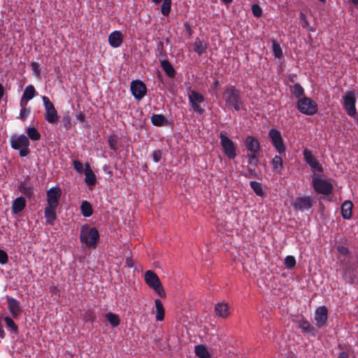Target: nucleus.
Returning <instances> with one entry per match:
<instances>
[{
  "mask_svg": "<svg viewBox=\"0 0 358 358\" xmlns=\"http://www.w3.org/2000/svg\"><path fill=\"white\" fill-rule=\"evenodd\" d=\"M223 99L226 107L233 108L236 111L240 110L243 102L241 92L235 86L230 85L225 89Z\"/></svg>",
  "mask_w": 358,
  "mask_h": 358,
  "instance_id": "obj_1",
  "label": "nucleus"
},
{
  "mask_svg": "<svg viewBox=\"0 0 358 358\" xmlns=\"http://www.w3.org/2000/svg\"><path fill=\"white\" fill-rule=\"evenodd\" d=\"M80 239L87 247L96 248L99 239V233L95 227L85 224L82 226Z\"/></svg>",
  "mask_w": 358,
  "mask_h": 358,
  "instance_id": "obj_2",
  "label": "nucleus"
},
{
  "mask_svg": "<svg viewBox=\"0 0 358 358\" xmlns=\"http://www.w3.org/2000/svg\"><path fill=\"white\" fill-rule=\"evenodd\" d=\"M313 186L317 194L323 195L331 194L334 189V186L329 178L316 173L313 175Z\"/></svg>",
  "mask_w": 358,
  "mask_h": 358,
  "instance_id": "obj_3",
  "label": "nucleus"
},
{
  "mask_svg": "<svg viewBox=\"0 0 358 358\" xmlns=\"http://www.w3.org/2000/svg\"><path fill=\"white\" fill-rule=\"evenodd\" d=\"M30 142L24 135H14L10 138V146L13 149L18 150L20 157L27 156L29 152Z\"/></svg>",
  "mask_w": 358,
  "mask_h": 358,
  "instance_id": "obj_4",
  "label": "nucleus"
},
{
  "mask_svg": "<svg viewBox=\"0 0 358 358\" xmlns=\"http://www.w3.org/2000/svg\"><path fill=\"white\" fill-rule=\"evenodd\" d=\"M145 281L161 298L166 297V292L157 275L152 271H147L145 273Z\"/></svg>",
  "mask_w": 358,
  "mask_h": 358,
  "instance_id": "obj_5",
  "label": "nucleus"
},
{
  "mask_svg": "<svg viewBox=\"0 0 358 358\" xmlns=\"http://www.w3.org/2000/svg\"><path fill=\"white\" fill-rule=\"evenodd\" d=\"M42 101L45 108V120L51 124L57 123L59 117L53 103L45 96H42Z\"/></svg>",
  "mask_w": 358,
  "mask_h": 358,
  "instance_id": "obj_6",
  "label": "nucleus"
},
{
  "mask_svg": "<svg viewBox=\"0 0 358 358\" xmlns=\"http://www.w3.org/2000/svg\"><path fill=\"white\" fill-rule=\"evenodd\" d=\"M219 138L224 154L230 159H234L237 156L235 143L223 132L220 134Z\"/></svg>",
  "mask_w": 358,
  "mask_h": 358,
  "instance_id": "obj_7",
  "label": "nucleus"
},
{
  "mask_svg": "<svg viewBox=\"0 0 358 358\" xmlns=\"http://www.w3.org/2000/svg\"><path fill=\"white\" fill-rule=\"evenodd\" d=\"M187 97L189 105L192 110L199 115L204 113V109L200 106L205 101L204 96L199 92L189 89L187 91Z\"/></svg>",
  "mask_w": 358,
  "mask_h": 358,
  "instance_id": "obj_8",
  "label": "nucleus"
},
{
  "mask_svg": "<svg viewBox=\"0 0 358 358\" xmlns=\"http://www.w3.org/2000/svg\"><path fill=\"white\" fill-rule=\"evenodd\" d=\"M297 108L302 114L313 115L317 111V104L311 99L303 96L299 99Z\"/></svg>",
  "mask_w": 358,
  "mask_h": 358,
  "instance_id": "obj_9",
  "label": "nucleus"
},
{
  "mask_svg": "<svg viewBox=\"0 0 358 358\" xmlns=\"http://www.w3.org/2000/svg\"><path fill=\"white\" fill-rule=\"evenodd\" d=\"M268 136L276 151L279 154L284 153L285 152V146L284 145L280 131L276 129H271L269 131Z\"/></svg>",
  "mask_w": 358,
  "mask_h": 358,
  "instance_id": "obj_10",
  "label": "nucleus"
},
{
  "mask_svg": "<svg viewBox=\"0 0 358 358\" xmlns=\"http://www.w3.org/2000/svg\"><path fill=\"white\" fill-rule=\"evenodd\" d=\"M62 196V190L60 187L55 185L47 191V202L48 206L52 207H58L59 199Z\"/></svg>",
  "mask_w": 358,
  "mask_h": 358,
  "instance_id": "obj_11",
  "label": "nucleus"
},
{
  "mask_svg": "<svg viewBox=\"0 0 358 358\" xmlns=\"http://www.w3.org/2000/svg\"><path fill=\"white\" fill-rule=\"evenodd\" d=\"M131 91L136 99L141 100L146 94L147 88L142 81L136 80L131 83Z\"/></svg>",
  "mask_w": 358,
  "mask_h": 358,
  "instance_id": "obj_12",
  "label": "nucleus"
},
{
  "mask_svg": "<svg viewBox=\"0 0 358 358\" xmlns=\"http://www.w3.org/2000/svg\"><path fill=\"white\" fill-rule=\"evenodd\" d=\"M303 155L306 162L311 168L313 174L315 173V172L322 173L323 171L322 166L320 164L317 159L313 156L310 150L305 149L303 151Z\"/></svg>",
  "mask_w": 358,
  "mask_h": 358,
  "instance_id": "obj_13",
  "label": "nucleus"
},
{
  "mask_svg": "<svg viewBox=\"0 0 358 358\" xmlns=\"http://www.w3.org/2000/svg\"><path fill=\"white\" fill-rule=\"evenodd\" d=\"M328 318V310L322 306L318 307L315 311L314 320L317 328H322L326 326Z\"/></svg>",
  "mask_w": 358,
  "mask_h": 358,
  "instance_id": "obj_14",
  "label": "nucleus"
},
{
  "mask_svg": "<svg viewBox=\"0 0 358 358\" xmlns=\"http://www.w3.org/2000/svg\"><path fill=\"white\" fill-rule=\"evenodd\" d=\"M356 99L353 92H348L343 98V106L350 116H354L357 111L355 108Z\"/></svg>",
  "mask_w": 358,
  "mask_h": 358,
  "instance_id": "obj_15",
  "label": "nucleus"
},
{
  "mask_svg": "<svg viewBox=\"0 0 358 358\" xmlns=\"http://www.w3.org/2000/svg\"><path fill=\"white\" fill-rule=\"evenodd\" d=\"M7 308L11 315L14 319L18 318L22 313V308L20 302L15 298L6 296Z\"/></svg>",
  "mask_w": 358,
  "mask_h": 358,
  "instance_id": "obj_16",
  "label": "nucleus"
},
{
  "mask_svg": "<svg viewBox=\"0 0 358 358\" xmlns=\"http://www.w3.org/2000/svg\"><path fill=\"white\" fill-rule=\"evenodd\" d=\"M312 205V199L310 196L297 197L293 204L294 208L301 211L310 209Z\"/></svg>",
  "mask_w": 358,
  "mask_h": 358,
  "instance_id": "obj_17",
  "label": "nucleus"
},
{
  "mask_svg": "<svg viewBox=\"0 0 358 358\" xmlns=\"http://www.w3.org/2000/svg\"><path fill=\"white\" fill-rule=\"evenodd\" d=\"M36 92L32 85H27L20 99V106H27L28 102L36 96Z\"/></svg>",
  "mask_w": 358,
  "mask_h": 358,
  "instance_id": "obj_18",
  "label": "nucleus"
},
{
  "mask_svg": "<svg viewBox=\"0 0 358 358\" xmlns=\"http://www.w3.org/2000/svg\"><path fill=\"white\" fill-rule=\"evenodd\" d=\"M247 150L251 153H258L260 150L259 141L252 136H248L245 141Z\"/></svg>",
  "mask_w": 358,
  "mask_h": 358,
  "instance_id": "obj_19",
  "label": "nucleus"
},
{
  "mask_svg": "<svg viewBox=\"0 0 358 358\" xmlns=\"http://www.w3.org/2000/svg\"><path fill=\"white\" fill-rule=\"evenodd\" d=\"M123 42V35L120 31H114L108 36V43L114 48L120 47Z\"/></svg>",
  "mask_w": 358,
  "mask_h": 358,
  "instance_id": "obj_20",
  "label": "nucleus"
},
{
  "mask_svg": "<svg viewBox=\"0 0 358 358\" xmlns=\"http://www.w3.org/2000/svg\"><path fill=\"white\" fill-rule=\"evenodd\" d=\"M214 310L216 315L221 318H227L230 315L229 306L224 302L215 304Z\"/></svg>",
  "mask_w": 358,
  "mask_h": 358,
  "instance_id": "obj_21",
  "label": "nucleus"
},
{
  "mask_svg": "<svg viewBox=\"0 0 358 358\" xmlns=\"http://www.w3.org/2000/svg\"><path fill=\"white\" fill-rule=\"evenodd\" d=\"M57 207L48 206L44 209V217L48 224L53 225L57 219L56 209Z\"/></svg>",
  "mask_w": 358,
  "mask_h": 358,
  "instance_id": "obj_22",
  "label": "nucleus"
},
{
  "mask_svg": "<svg viewBox=\"0 0 358 358\" xmlns=\"http://www.w3.org/2000/svg\"><path fill=\"white\" fill-rule=\"evenodd\" d=\"M26 206V199L23 196L16 198L12 203L13 214H18L23 210Z\"/></svg>",
  "mask_w": 358,
  "mask_h": 358,
  "instance_id": "obj_23",
  "label": "nucleus"
},
{
  "mask_svg": "<svg viewBox=\"0 0 358 358\" xmlns=\"http://www.w3.org/2000/svg\"><path fill=\"white\" fill-rule=\"evenodd\" d=\"M155 310L153 313H155V319L157 322H161L164 319L165 311L163 306V303L161 300L157 299L155 300Z\"/></svg>",
  "mask_w": 358,
  "mask_h": 358,
  "instance_id": "obj_24",
  "label": "nucleus"
},
{
  "mask_svg": "<svg viewBox=\"0 0 358 358\" xmlns=\"http://www.w3.org/2000/svg\"><path fill=\"white\" fill-rule=\"evenodd\" d=\"M353 204L350 201H345L341 206V214L344 219L349 220L352 217Z\"/></svg>",
  "mask_w": 358,
  "mask_h": 358,
  "instance_id": "obj_25",
  "label": "nucleus"
},
{
  "mask_svg": "<svg viewBox=\"0 0 358 358\" xmlns=\"http://www.w3.org/2000/svg\"><path fill=\"white\" fill-rule=\"evenodd\" d=\"M299 328L306 333H308L313 336H316V329L312 326L307 320H302L299 322Z\"/></svg>",
  "mask_w": 358,
  "mask_h": 358,
  "instance_id": "obj_26",
  "label": "nucleus"
},
{
  "mask_svg": "<svg viewBox=\"0 0 358 358\" xmlns=\"http://www.w3.org/2000/svg\"><path fill=\"white\" fill-rule=\"evenodd\" d=\"M85 182L86 184L89 185H94L95 184L96 176L90 169V166L88 164H85Z\"/></svg>",
  "mask_w": 358,
  "mask_h": 358,
  "instance_id": "obj_27",
  "label": "nucleus"
},
{
  "mask_svg": "<svg viewBox=\"0 0 358 358\" xmlns=\"http://www.w3.org/2000/svg\"><path fill=\"white\" fill-rule=\"evenodd\" d=\"M160 63L161 66L166 76L169 78H174L176 76V71L171 64L166 59L162 60Z\"/></svg>",
  "mask_w": 358,
  "mask_h": 358,
  "instance_id": "obj_28",
  "label": "nucleus"
},
{
  "mask_svg": "<svg viewBox=\"0 0 358 358\" xmlns=\"http://www.w3.org/2000/svg\"><path fill=\"white\" fill-rule=\"evenodd\" d=\"M272 169L276 171L278 174L282 173L283 169V162L280 156L275 155L271 162Z\"/></svg>",
  "mask_w": 358,
  "mask_h": 358,
  "instance_id": "obj_29",
  "label": "nucleus"
},
{
  "mask_svg": "<svg viewBox=\"0 0 358 358\" xmlns=\"http://www.w3.org/2000/svg\"><path fill=\"white\" fill-rule=\"evenodd\" d=\"M208 48L206 43L202 42L199 38H196L194 43V50L199 55L203 54Z\"/></svg>",
  "mask_w": 358,
  "mask_h": 358,
  "instance_id": "obj_30",
  "label": "nucleus"
},
{
  "mask_svg": "<svg viewBox=\"0 0 358 358\" xmlns=\"http://www.w3.org/2000/svg\"><path fill=\"white\" fill-rule=\"evenodd\" d=\"M80 210L82 215L85 217H90L93 213L92 205L87 201H82L80 205Z\"/></svg>",
  "mask_w": 358,
  "mask_h": 358,
  "instance_id": "obj_31",
  "label": "nucleus"
},
{
  "mask_svg": "<svg viewBox=\"0 0 358 358\" xmlns=\"http://www.w3.org/2000/svg\"><path fill=\"white\" fill-rule=\"evenodd\" d=\"M27 138L34 141H37L41 139V135L36 128L34 127H27L26 129Z\"/></svg>",
  "mask_w": 358,
  "mask_h": 358,
  "instance_id": "obj_32",
  "label": "nucleus"
},
{
  "mask_svg": "<svg viewBox=\"0 0 358 358\" xmlns=\"http://www.w3.org/2000/svg\"><path fill=\"white\" fill-rule=\"evenodd\" d=\"M194 352L199 358H210V355L207 348L203 345H199L195 347Z\"/></svg>",
  "mask_w": 358,
  "mask_h": 358,
  "instance_id": "obj_33",
  "label": "nucleus"
},
{
  "mask_svg": "<svg viewBox=\"0 0 358 358\" xmlns=\"http://www.w3.org/2000/svg\"><path fill=\"white\" fill-rule=\"evenodd\" d=\"M150 120L152 124L157 127H162L167 122L166 117L160 114L152 115Z\"/></svg>",
  "mask_w": 358,
  "mask_h": 358,
  "instance_id": "obj_34",
  "label": "nucleus"
},
{
  "mask_svg": "<svg viewBox=\"0 0 358 358\" xmlns=\"http://www.w3.org/2000/svg\"><path fill=\"white\" fill-rule=\"evenodd\" d=\"M272 42V52L275 58L280 59L283 56L282 48L280 44L275 39L271 40Z\"/></svg>",
  "mask_w": 358,
  "mask_h": 358,
  "instance_id": "obj_35",
  "label": "nucleus"
},
{
  "mask_svg": "<svg viewBox=\"0 0 358 358\" xmlns=\"http://www.w3.org/2000/svg\"><path fill=\"white\" fill-rule=\"evenodd\" d=\"M19 189L20 191L27 197H31L34 194V188L31 185L22 183Z\"/></svg>",
  "mask_w": 358,
  "mask_h": 358,
  "instance_id": "obj_36",
  "label": "nucleus"
},
{
  "mask_svg": "<svg viewBox=\"0 0 358 358\" xmlns=\"http://www.w3.org/2000/svg\"><path fill=\"white\" fill-rule=\"evenodd\" d=\"M106 318L113 327L120 324V317L117 315L109 313L106 315Z\"/></svg>",
  "mask_w": 358,
  "mask_h": 358,
  "instance_id": "obj_37",
  "label": "nucleus"
},
{
  "mask_svg": "<svg viewBox=\"0 0 358 358\" xmlns=\"http://www.w3.org/2000/svg\"><path fill=\"white\" fill-rule=\"evenodd\" d=\"M3 320L5 323L6 324L8 328L13 333H17L18 328L17 326L15 324L14 321L13 320L12 317L10 316H6L3 317Z\"/></svg>",
  "mask_w": 358,
  "mask_h": 358,
  "instance_id": "obj_38",
  "label": "nucleus"
},
{
  "mask_svg": "<svg viewBox=\"0 0 358 358\" xmlns=\"http://www.w3.org/2000/svg\"><path fill=\"white\" fill-rule=\"evenodd\" d=\"M250 185L257 195L261 196L264 195L262 185L260 182L257 181H251L250 182Z\"/></svg>",
  "mask_w": 358,
  "mask_h": 358,
  "instance_id": "obj_39",
  "label": "nucleus"
},
{
  "mask_svg": "<svg viewBox=\"0 0 358 358\" xmlns=\"http://www.w3.org/2000/svg\"><path fill=\"white\" fill-rule=\"evenodd\" d=\"M171 8V0H163L161 12L164 16H168Z\"/></svg>",
  "mask_w": 358,
  "mask_h": 358,
  "instance_id": "obj_40",
  "label": "nucleus"
},
{
  "mask_svg": "<svg viewBox=\"0 0 358 358\" xmlns=\"http://www.w3.org/2000/svg\"><path fill=\"white\" fill-rule=\"evenodd\" d=\"M292 94L299 99L304 94L303 88L300 84L295 83L293 87Z\"/></svg>",
  "mask_w": 358,
  "mask_h": 358,
  "instance_id": "obj_41",
  "label": "nucleus"
},
{
  "mask_svg": "<svg viewBox=\"0 0 358 358\" xmlns=\"http://www.w3.org/2000/svg\"><path fill=\"white\" fill-rule=\"evenodd\" d=\"M285 265L289 269L293 268L296 265V259L294 257L288 255L285 259Z\"/></svg>",
  "mask_w": 358,
  "mask_h": 358,
  "instance_id": "obj_42",
  "label": "nucleus"
},
{
  "mask_svg": "<svg viewBox=\"0 0 358 358\" xmlns=\"http://www.w3.org/2000/svg\"><path fill=\"white\" fill-rule=\"evenodd\" d=\"M20 118L22 120H25L31 113V110L29 108H26V106H20Z\"/></svg>",
  "mask_w": 358,
  "mask_h": 358,
  "instance_id": "obj_43",
  "label": "nucleus"
},
{
  "mask_svg": "<svg viewBox=\"0 0 358 358\" xmlns=\"http://www.w3.org/2000/svg\"><path fill=\"white\" fill-rule=\"evenodd\" d=\"M257 153H251L247 155V158L248 159V164L253 166H256L258 164L259 159L256 155Z\"/></svg>",
  "mask_w": 358,
  "mask_h": 358,
  "instance_id": "obj_44",
  "label": "nucleus"
},
{
  "mask_svg": "<svg viewBox=\"0 0 358 358\" xmlns=\"http://www.w3.org/2000/svg\"><path fill=\"white\" fill-rule=\"evenodd\" d=\"M252 11L254 15L256 17H260L262 15V9L257 4H255L252 6Z\"/></svg>",
  "mask_w": 358,
  "mask_h": 358,
  "instance_id": "obj_45",
  "label": "nucleus"
},
{
  "mask_svg": "<svg viewBox=\"0 0 358 358\" xmlns=\"http://www.w3.org/2000/svg\"><path fill=\"white\" fill-rule=\"evenodd\" d=\"M244 176L246 178H256V177H257V173L256 172L255 169H252V168L248 167V169H247V171L244 174Z\"/></svg>",
  "mask_w": 358,
  "mask_h": 358,
  "instance_id": "obj_46",
  "label": "nucleus"
},
{
  "mask_svg": "<svg viewBox=\"0 0 358 358\" xmlns=\"http://www.w3.org/2000/svg\"><path fill=\"white\" fill-rule=\"evenodd\" d=\"M152 157H153V160L155 162H159L162 157V150H154L153 153H152Z\"/></svg>",
  "mask_w": 358,
  "mask_h": 358,
  "instance_id": "obj_47",
  "label": "nucleus"
},
{
  "mask_svg": "<svg viewBox=\"0 0 358 358\" xmlns=\"http://www.w3.org/2000/svg\"><path fill=\"white\" fill-rule=\"evenodd\" d=\"M73 168L75 170L81 173L83 172V164L80 161H73Z\"/></svg>",
  "mask_w": 358,
  "mask_h": 358,
  "instance_id": "obj_48",
  "label": "nucleus"
},
{
  "mask_svg": "<svg viewBox=\"0 0 358 358\" xmlns=\"http://www.w3.org/2000/svg\"><path fill=\"white\" fill-rule=\"evenodd\" d=\"M8 257L7 253L0 249V264H6L8 262Z\"/></svg>",
  "mask_w": 358,
  "mask_h": 358,
  "instance_id": "obj_49",
  "label": "nucleus"
},
{
  "mask_svg": "<svg viewBox=\"0 0 358 358\" xmlns=\"http://www.w3.org/2000/svg\"><path fill=\"white\" fill-rule=\"evenodd\" d=\"M31 69L34 71V75L36 76V77H40L41 76V71L38 69V64L37 62H31Z\"/></svg>",
  "mask_w": 358,
  "mask_h": 358,
  "instance_id": "obj_50",
  "label": "nucleus"
},
{
  "mask_svg": "<svg viewBox=\"0 0 358 358\" xmlns=\"http://www.w3.org/2000/svg\"><path fill=\"white\" fill-rule=\"evenodd\" d=\"M336 250L340 254L343 255H348L350 253L349 249L343 245H338Z\"/></svg>",
  "mask_w": 358,
  "mask_h": 358,
  "instance_id": "obj_51",
  "label": "nucleus"
},
{
  "mask_svg": "<svg viewBox=\"0 0 358 358\" xmlns=\"http://www.w3.org/2000/svg\"><path fill=\"white\" fill-rule=\"evenodd\" d=\"M62 123L64 127L69 129L71 124V117L69 115H64L62 118Z\"/></svg>",
  "mask_w": 358,
  "mask_h": 358,
  "instance_id": "obj_52",
  "label": "nucleus"
},
{
  "mask_svg": "<svg viewBox=\"0 0 358 358\" xmlns=\"http://www.w3.org/2000/svg\"><path fill=\"white\" fill-rule=\"evenodd\" d=\"M300 17H301V22H302V27H308V20L306 19V17L305 14H303V13H301Z\"/></svg>",
  "mask_w": 358,
  "mask_h": 358,
  "instance_id": "obj_53",
  "label": "nucleus"
},
{
  "mask_svg": "<svg viewBox=\"0 0 358 358\" xmlns=\"http://www.w3.org/2000/svg\"><path fill=\"white\" fill-rule=\"evenodd\" d=\"M344 276L351 283L353 282L354 278L355 277V275H348V268H346V270L345 271Z\"/></svg>",
  "mask_w": 358,
  "mask_h": 358,
  "instance_id": "obj_54",
  "label": "nucleus"
},
{
  "mask_svg": "<svg viewBox=\"0 0 358 358\" xmlns=\"http://www.w3.org/2000/svg\"><path fill=\"white\" fill-rule=\"evenodd\" d=\"M337 358H349V355L348 352L343 351L339 353Z\"/></svg>",
  "mask_w": 358,
  "mask_h": 358,
  "instance_id": "obj_55",
  "label": "nucleus"
},
{
  "mask_svg": "<svg viewBox=\"0 0 358 358\" xmlns=\"http://www.w3.org/2000/svg\"><path fill=\"white\" fill-rule=\"evenodd\" d=\"M126 264L129 268L133 267L132 259L131 258H127L126 260Z\"/></svg>",
  "mask_w": 358,
  "mask_h": 358,
  "instance_id": "obj_56",
  "label": "nucleus"
},
{
  "mask_svg": "<svg viewBox=\"0 0 358 358\" xmlns=\"http://www.w3.org/2000/svg\"><path fill=\"white\" fill-rule=\"evenodd\" d=\"M4 95V89L2 84L0 83V101L2 99L3 96Z\"/></svg>",
  "mask_w": 358,
  "mask_h": 358,
  "instance_id": "obj_57",
  "label": "nucleus"
},
{
  "mask_svg": "<svg viewBox=\"0 0 358 358\" xmlns=\"http://www.w3.org/2000/svg\"><path fill=\"white\" fill-rule=\"evenodd\" d=\"M184 26L186 28V29L189 31V33L190 34L191 33V27L189 24V23L188 22L185 23Z\"/></svg>",
  "mask_w": 358,
  "mask_h": 358,
  "instance_id": "obj_58",
  "label": "nucleus"
},
{
  "mask_svg": "<svg viewBox=\"0 0 358 358\" xmlns=\"http://www.w3.org/2000/svg\"><path fill=\"white\" fill-rule=\"evenodd\" d=\"M77 119L80 122H83L84 120V115L83 114H79L77 115Z\"/></svg>",
  "mask_w": 358,
  "mask_h": 358,
  "instance_id": "obj_59",
  "label": "nucleus"
},
{
  "mask_svg": "<svg viewBox=\"0 0 358 358\" xmlns=\"http://www.w3.org/2000/svg\"><path fill=\"white\" fill-rule=\"evenodd\" d=\"M220 1L224 4H229L233 1V0H220Z\"/></svg>",
  "mask_w": 358,
  "mask_h": 358,
  "instance_id": "obj_60",
  "label": "nucleus"
},
{
  "mask_svg": "<svg viewBox=\"0 0 358 358\" xmlns=\"http://www.w3.org/2000/svg\"><path fill=\"white\" fill-rule=\"evenodd\" d=\"M355 6H358V0H350Z\"/></svg>",
  "mask_w": 358,
  "mask_h": 358,
  "instance_id": "obj_61",
  "label": "nucleus"
},
{
  "mask_svg": "<svg viewBox=\"0 0 358 358\" xmlns=\"http://www.w3.org/2000/svg\"><path fill=\"white\" fill-rule=\"evenodd\" d=\"M110 148L113 149V150H115V146L113 145H114V143H112V141L110 140Z\"/></svg>",
  "mask_w": 358,
  "mask_h": 358,
  "instance_id": "obj_62",
  "label": "nucleus"
},
{
  "mask_svg": "<svg viewBox=\"0 0 358 358\" xmlns=\"http://www.w3.org/2000/svg\"><path fill=\"white\" fill-rule=\"evenodd\" d=\"M110 148L113 149V150H115V146L113 145H114V143H112V141L110 140Z\"/></svg>",
  "mask_w": 358,
  "mask_h": 358,
  "instance_id": "obj_63",
  "label": "nucleus"
},
{
  "mask_svg": "<svg viewBox=\"0 0 358 358\" xmlns=\"http://www.w3.org/2000/svg\"><path fill=\"white\" fill-rule=\"evenodd\" d=\"M219 85V81L217 80H216L215 82H214V86L215 87H217Z\"/></svg>",
  "mask_w": 358,
  "mask_h": 358,
  "instance_id": "obj_64",
  "label": "nucleus"
}]
</instances>
